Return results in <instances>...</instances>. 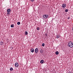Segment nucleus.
<instances>
[{
	"label": "nucleus",
	"mask_w": 73,
	"mask_h": 73,
	"mask_svg": "<svg viewBox=\"0 0 73 73\" xmlns=\"http://www.w3.org/2000/svg\"><path fill=\"white\" fill-rule=\"evenodd\" d=\"M68 45L70 47V48H72L73 47V42L71 41L69 42Z\"/></svg>",
	"instance_id": "1"
},
{
	"label": "nucleus",
	"mask_w": 73,
	"mask_h": 73,
	"mask_svg": "<svg viewBox=\"0 0 73 73\" xmlns=\"http://www.w3.org/2000/svg\"><path fill=\"white\" fill-rule=\"evenodd\" d=\"M43 18L44 19H46L48 17V15H43Z\"/></svg>",
	"instance_id": "2"
},
{
	"label": "nucleus",
	"mask_w": 73,
	"mask_h": 73,
	"mask_svg": "<svg viewBox=\"0 0 73 73\" xmlns=\"http://www.w3.org/2000/svg\"><path fill=\"white\" fill-rule=\"evenodd\" d=\"M66 7V5L65 4H63L62 6V7L64 8H65Z\"/></svg>",
	"instance_id": "3"
},
{
	"label": "nucleus",
	"mask_w": 73,
	"mask_h": 73,
	"mask_svg": "<svg viewBox=\"0 0 73 73\" xmlns=\"http://www.w3.org/2000/svg\"><path fill=\"white\" fill-rule=\"evenodd\" d=\"M38 51V49L37 48H36L35 50V52L36 53H37Z\"/></svg>",
	"instance_id": "4"
},
{
	"label": "nucleus",
	"mask_w": 73,
	"mask_h": 73,
	"mask_svg": "<svg viewBox=\"0 0 73 73\" xmlns=\"http://www.w3.org/2000/svg\"><path fill=\"white\" fill-rule=\"evenodd\" d=\"M30 50L31 53H33L34 52V49H33V48H32Z\"/></svg>",
	"instance_id": "5"
},
{
	"label": "nucleus",
	"mask_w": 73,
	"mask_h": 73,
	"mask_svg": "<svg viewBox=\"0 0 73 73\" xmlns=\"http://www.w3.org/2000/svg\"><path fill=\"white\" fill-rule=\"evenodd\" d=\"M15 65L16 67H18L19 66V64L17 62L15 64Z\"/></svg>",
	"instance_id": "6"
},
{
	"label": "nucleus",
	"mask_w": 73,
	"mask_h": 73,
	"mask_svg": "<svg viewBox=\"0 0 73 73\" xmlns=\"http://www.w3.org/2000/svg\"><path fill=\"white\" fill-rule=\"evenodd\" d=\"M56 38H60V35H56Z\"/></svg>",
	"instance_id": "7"
},
{
	"label": "nucleus",
	"mask_w": 73,
	"mask_h": 73,
	"mask_svg": "<svg viewBox=\"0 0 73 73\" xmlns=\"http://www.w3.org/2000/svg\"><path fill=\"white\" fill-rule=\"evenodd\" d=\"M40 62L41 64H43L44 63V60H41L40 61Z\"/></svg>",
	"instance_id": "8"
},
{
	"label": "nucleus",
	"mask_w": 73,
	"mask_h": 73,
	"mask_svg": "<svg viewBox=\"0 0 73 73\" xmlns=\"http://www.w3.org/2000/svg\"><path fill=\"white\" fill-rule=\"evenodd\" d=\"M10 11H11V9H8L7 10V12H9Z\"/></svg>",
	"instance_id": "9"
},
{
	"label": "nucleus",
	"mask_w": 73,
	"mask_h": 73,
	"mask_svg": "<svg viewBox=\"0 0 73 73\" xmlns=\"http://www.w3.org/2000/svg\"><path fill=\"white\" fill-rule=\"evenodd\" d=\"M55 54H56V55H57L59 54V52L58 51H56L55 52Z\"/></svg>",
	"instance_id": "10"
},
{
	"label": "nucleus",
	"mask_w": 73,
	"mask_h": 73,
	"mask_svg": "<svg viewBox=\"0 0 73 73\" xmlns=\"http://www.w3.org/2000/svg\"><path fill=\"white\" fill-rule=\"evenodd\" d=\"M43 52V51H42V49H41L40 50V52L41 53H42Z\"/></svg>",
	"instance_id": "11"
},
{
	"label": "nucleus",
	"mask_w": 73,
	"mask_h": 73,
	"mask_svg": "<svg viewBox=\"0 0 73 73\" xmlns=\"http://www.w3.org/2000/svg\"><path fill=\"white\" fill-rule=\"evenodd\" d=\"M25 35H28V32H27V31H25Z\"/></svg>",
	"instance_id": "12"
},
{
	"label": "nucleus",
	"mask_w": 73,
	"mask_h": 73,
	"mask_svg": "<svg viewBox=\"0 0 73 73\" xmlns=\"http://www.w3.org/2000/svg\"><path fill=\"white\" fill-rule=\"evenodd\" d=\"M13 70V69L12 68H10V71H12V70Z\"/></svg>",
	"instance_id": "13"
},
{
	"label": "nucleus",
	"mask_w": 73,
	"mask_h": 73,
	"mask_svg": "<svg viewBox=\"0 0 73 73\" xmlns=\"http://www.w3.org/2000/svg\"><path fill=\"white\" fill-rule=\"evenodd\" d=\"M42 46H45V44L44 43H42Z\"/></svg>",
	"instance_id": "14"
},
{
	"label": "nucleus",
	"mask_w": 73,
	"mask_h": 73,
	"mask_svg": "<svg viewBox=\"0 0 73 73\" xmlns=\"http://www.w3.org/2000/svg\"><path fill=\"white\" fill-rule=\"evenodd\" d=\"M65 11L66 12H68V9H66L65 10Z\"/></svg>",
	"instance_id": "15"
},
{
	"label": "nucleus",
	"mask_w": 73,
	"mask_h": 73,
	"mask_svg": "<svg viewBox=\"0 0 73 73\" xmlns=\"http://www.w3.org/2000/svg\"><path fill=\"white\" fill-rule=\"evenodd\" d=\"M11 28H13V27H14V25H11Z\"/></svg>",
	"instance_id": "16"
},
{
	"label": "nucleus",
	"mask_w": 73,
	"mask_h": 73,
	"mask_svg": "<svg viewBox=\"0 0 73 73\" xmlns=\"http://www.w3.org/2000/svg\"><path fill=\"white\" fill-rule=\"evenodd\" d=\"M36 29L37 31H39V30H40V28H39V27H37L36 28Z\"/></svg>",
	"instance_id": "17"
},
{
	"label": "nucleus",
	"mask_w": 73,
	"mask_h": 73,
	"mask_svg": "<svg viewBox=\"0 0 73 73\" xmlns=\"http://www.w3.org/2000/svg\"><path fill=\"white\" fill-rule=\"evenodd\" d=\"M17 24L18 25H20V22H18L17 23Z\"/></svg>",
	"instance_id": "18"
},
{
	"label": "nucleus",
	"mask_w": 73,
	"mask_h": 73,
	"mask_svg": "<svg viewBox=\"0 0 73 73\" xmlns=\"http://www.w3.org/2000/svg\"><path fill=\"white\" fill-rule=\"evenodd\" d=\"M45 36H46V37H47V36H48V33H46L45 34Z\"/></svg>",
	"instance_id": "19"
},
{
	"label": "nucleus",
	"mask_w": 73,
	"mask_h": 73,
	"mask_svg": "<svg viewBox=\"0 0 73 73\" xmlns=\"http://www.w3.org/2000/svg\"><path fill=\"white\" fill-rule=\"evenodd\" d=\"M3 43V42H2V41H1L0 42V45H2V44H1V43Z\"/></svg>",
	"instance_id": "20"
},
{
	"label": "nucleus",
	"mask_w": 73,
	"mask_h": 73,
	"mask_svg": "<svg viewBox=\"0 0 73 73\" xmlns=\"http://www.w3.org/2000/svg\"><path fill=\"white\" fill-rule=\"evenodd\" d=\"M7 14H8V15H9L10 14V13L8 12L7 13Z\"/></svg>",
	"instance_id": "21"
},
{
	"label": "nucleus",
	"mask_w": 73,
	"mask_h": 73,
	"mask_svg": "<svg viewBox=\"0 0 73 73\" xmlns=\"http://www.w3.org/2000/svg\"><path fill=\"white\" fill-rule=\"evenodd\" d=\"M33 1H35V0H31V1H32V2H33Z\"/></svg>",
	"instance_id": "22"
},
{
	"label": "nucleus",
	"mask_w": 73,
	"mask_h": 73,
	"mask_svg": "<svg viewBox=\"0 0 73 73\" xmlns=\"http://www.w3.org/2000/svg\"><path fill=\"white\" fill-rule=\"evenodd\" d=\"M68 19H69V17H68Z\"/></svg>",
	"instance_id": "23"
},
{
	"label": "nucleus",
	"mask_w": 73,
	"mask_h": 73,
	"mask_svg": "<svg viewBox=\"0 0 73 73\" xmlns=\"http://www.w3.org/2000/svg\"><path fill=\"white\" fill-rule=\"evenodd\" d=\"M70 73H71V72H70Z\"/></svg>",
	"instance_id": "24"
}]
</instances>
